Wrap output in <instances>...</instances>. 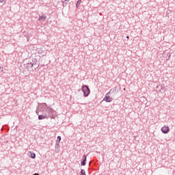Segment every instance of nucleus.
<instances>
[{"mask_svg":"<svg viewBox=\"0 0 175 175\" xmlns=\"http://www.w3.org/2000/svg\"><path fill=\"white\" fill-rule=\"evenodd\" d=\"M36 113L38 116V120H49V118L55 120L57 114L55 110L49 107L46 103H41Z\"/></svg>","mask_w":175,"mask_h":175,"instance_id":"nucleus-1","label":"nucleus"},{"mask_svg":"<svg viewBox=\"0 0 175 175\" xmlns=\"http://www.w3.org/2000/svg\"><path fill=\"white\" fill-rule=\"evenodd\" d=\"M82 92L83 93V96L85 98H87L90 95V93L91 92V90H90V88L87 85H82Z\"/></svg>","mask_w":175,"mask_h":175,"instance_id":"nucleus-2","label":"nucleus"},{"mask_svg":"<svg viewBox=\"0 0 175 175\" xmlns=\"http://www.w3.org/2000/svg\"><path fill=\"white\" fill-rule=\"evenodd\" d=\"M103 100L107 102V103H109L113 100V98L110 97V94L107 93L103 98Z\"/></svg>","mask_w":175,"mask_h":175,"instance_id":"nucleus-3","label":"nucleus"},{"mask_svg":"<svg viewBox=\"0 0 175 175\" xmlns=\"http://www.w3.org/2000/svg\"><path fill=\"white\" fill-rule=\"evenodd\" d=\"M86 162H87V156L83 155V160H81V166H85Z\"/></svg>","mask_w":175,"mask_h":175,"instance_id":"nucleus-4","label":"nucleus"},{"mask_svg":"<svg viewBox=\"0 0 175 175\" xmlns=\"http://www.w3.org/2000/svg\"><path fill=\"white\" fill-rule=\"evenodd\" d=\"M161 132L165 134L169 133V127L165 126H163L161 128Z\"/></svg>","mask_w":175,"mask_h":175,"instance_id":"nucleus-5","label":"nucleus"},{"mask_svg":"<svg viewBox=\"0 0 175 175\" xmlns=\"http://www.w3.org/2000/svg\"><path fill=\"white\" fill-rule=\"evenodd\" d=\"M31 63L33 64V65H36V68H39V64L38 63V59H36V58H32Z\"/></svg>","mask_w":175,"mask_h":175,"instance_id":"nucleus-6","label":"nucleus"},{"mask_svg":"<svg viewBox=\"0 0 175 175\" xmlns=\"http://www.w3.org/2000/svg\"><path fill=\"white\" fill-rule=\"evenodd\" d=\"M116 92H117V89H111L109 92L107 94H108V95H113H113H116Z\"/></svg>","mask_w":175,"mask_h":175,"instance_id":"nucleus-7","label":"nucleus"},{"mask_svg":"<svg viewBox=\"0 0 175 175\" xmlns=\"http://www.w3.org/2000/svg\"><path fill=\"white\" fill-rule=\"evenodd\" d=\"M62 138L61 136H57V140H56V147L57 146H59V144L58 143H59V142H61Z\"/></svg>","mask_w":175,"mask_h":175,"instance_id":"nucleus-8","label":"nucleus"},{"mask_svg":"<svg viewBox=\"0 0 175 175\" xmlns=\"http://www.w3.org/2000/svg\"><path fill=\"white\" fill-rule=\"evenodd\" d=\"M46 18H47V16L46 15H42L40 16L39 20L43 21V20H46Z\"/></svg>","mask_w":175,"mask_h":175,"instance_id":"nucleus-9","label":"nucleus"},{"mask_svg":"<svg viewBox=\"0 0 175 175\" xmlns=\"http://www.w3.org/2000/svg\"><path fill=\"white\" fill-rule=\"evenodd\" d=\"M27 68H32L33 66V64H32L31 62L27 64Z\"/></svg>","mask_w":175,"mask_h":175,"instance_id":"nucleus-10","label":"nucleus"},{"mask_svg":"<svg viewBox=\"0 0 175 175\" xmlns=\"http://www.w3.org/2000/svg\"><path fill=\"white\" fill-rule=\"evenodd\" d=\"M30 158H31V159H35V158H36V154L31 153L30 154Z\"/></svg>","mask_w":175,"mask_h":175,"instance_id":"nucleus-11","label":"nucleus"},{"mask_svg":"<svg viewBox=\"0 0 175 175\" xmlns=\"http://www.w3.org/2000/svg\"><path fill=\"white\" fill-rule=\"evenodd\" d=\"M68 2H69V1H61L60 3H62L63 6H64L65 5H68Z\"/></svg>","mask_w":175,"mask_h":175,"instance_id":"nucleus-12","label":"nucleus"},{"mask_svg":"<svg viewBox=\"0 0 175 175\" xmlns=\"http://www.w3.org/2000/svg\"><path fill=\"white\" fill-rule=\"evenodd\" d=\"M80 3H81V1H78L76 3V7L79 8V6H80Z\"/></svg>","mask_w":175,"mask_h":175,"instance_id":"nucleus-13","label":"nucleus"},{"mask_svg":"<svg viewBox=\"0 0 175 175\" xmlns=\"http://www.w3.org/2000/svg\"><path fill=\"white\" fill-rule=\"evenodd\" d=\"M81 175H85V170H81Z\"/></svg>","mask_w":175,"mask_h":175,"instance_id":"nucleus-14","label":"nucleus"},{"mask_svg":"<svg viewBox=\"0 0 175 175\" xmlns=\"http://www.w3.org/2000/svg\"><path fill=\"white\" fill-rule=\"evenodd\" d=\"M0 72H3V68L0 67Z\"/></svg>","mask_w":175,"mask_h":175,"instance_id":"nucleus-15","label":"nucleus"},{"mask_svg":"<svg viewBox=\"0 0 175 175\" xmlns=\"http://www.w3.org/2000/svg\"><path fill=\"white\" fill-rule=\"evenodd\" d=\"M33 66H34L35 70H36V69H38V68H36V65H33Z\"/></svg>","mask_w":175,"mask_h":175,"instance_id":"nucleus-16","label":"nucleus"},{"mask_svg":"<svg viewBox=\"0 0 175 175\" xmlns=\"http://www.w3.org/2000/svg\"><path fill=\"white\" fill-rule=\"evenodd\" d=\"M126 38V39H129V36H127Z\"/></svg>","mask_w":175,"mask_h":175,"instance_id":"nucleus-17","label":"nucleus"},{"mask_svg":"<svg viewBox=\"0 0 175 175\" xmlns=\"http://www.w3.org/2000/svg\"><path fill=\"white\" fill-rule=\"evenodd\" d=\"M33 175H39V174H36H36H33Z\"/></svg>","mask_w":175,"mask_h":175,"instance_id":"nucleus-18","label":"nucleus"},{"mask_svg":"<svg viewBox=\"0 0 175 175\" xmlns=\"http://www.w3.org/2000/svg\"><path fill=\"white\" fill-rule=\"evenodd\" d=\"M2 2H3V1H0V3H2Z\"/></svg>","mask_w":175,"mask_h":175,"instance_id":"nucleus-19","label":"nucleus"}]
</instances>
